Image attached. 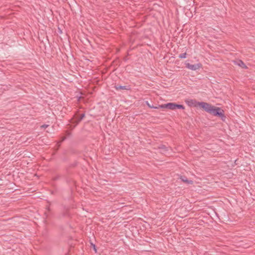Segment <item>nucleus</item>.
<instances>
[{
	"label": "nucleus",
	"mask_w": 255,
	"mask_h": 255,
	"mask_svg": "<svg viewBox=\"0 0 255 255\" xmlns=\"http://www.w3.org/2000/svg\"><path fill=\"white\" fill-rule=\"evenodd\" d=\"M197 105L211 115L219 116L221 118L224 117L223 111L219 107H214L205 102H198Z\"/></svg>",
	"instance_id": "nucleus-1"
},
{
	"label": "nucleus",
	"mask_w": 255,
	"mask_h": 255,
	"mask_svg": "<svg viewBox=\"0 0 255 255\" xmlns=\"http://www.w3.org/2000/svg\"><path fill=\"white\" fill-rule=\"evenodd\" d=\"M160 108H167L171 110H174L176 109H179L184 110L185 107L182 105L177 104L174 103H169L165 104H162L160 105Z\"/></svg>",
	"instance_id": "nucleus-2"
},
{
	"label": "nucleus",
	"mask_w": 255,
	"mask_h": 255,
	"mask_svg": "<svg viewBox=\"0 0 255 255\" xmlns=\"http://www.w3.org/2000/svg\"><path fill=\"white\" fill-rule=\"evenodd\" d=\"M186 67L191 70L195 71L200 69L202 67V65L200 63L196 64H191L189 63H186Z\"/></svg>",
	"instance_id": "nucleus-3"
},
{
	"label": "nucleus",
	"mask_w": 255,
	"mask_h": 255,
	"mask_svg": "<svg viewBox=\"0 0 255 255\" xmlns=\"http://www.w3.org/2000/svg\"><path fill=\"white\" fill-rule=\"evenodd\" d=\"M159 149L160 150V153L166 155H168L169 154H168V151H169V149H170V148L167 147L163 145H162L160 146H159Z\"/></svg>",
	"instance_id": "nucleus-4"
},
{
	"label": "nucleus",
	"mask_w": 255,
	"mask_h": 255,
	"mask_svg": "<svg viewBox=\"0 0 255 255\" xmlns=\"http://www.w3.org/2000/svg\"><path fill=\"white\" fill-rule=\"evenodd\" d=\"M234 63L236 65H237L239 66L242 67V68H244L245 69L248 68L247 66L245 65V64L243 62V61L241 60H238L235 61Z\"/></svg>",
	"instance_id": "nucleus-5"
},
{
	"label": "nucleus",
	"mask_w": 255,
	"mask_h": 255,
	"mask_svg": "<svg viewBox=\"0 0 255 255\" xmlns=\"http://www.w3.org/2000/svg\"><path fill=\"white\" fill-rule=\"evenodd\" d=\"M114 87H115V88L117 90H128L129 89L128 88V87L127 86H126L115 85Z\"/></svg>",
	"instance_id": "nucleus-6"
},
{
	"label": "nucleus",
	"mask_w": 255,
	"mask_h": 255,
	"mask_svg": "<svg viewBox=\"0 0 255 255\" xmlns=\"http://www.w3.org/2000/svg\"><path fill=\"white\" fill-rule=\"evenodd\" d=\"M180 179L182 180L183 182L188 184H192L193 183V181L187 179L185 177H181Z\"/></svg>",
	"instance_id": "nucleus-7"
},
{
	"label": "nucleus",
	"mask_w": 255,
	"mask_h": 255,
	"mask_svg": "<svg viewBox=\"0 0 255 255\" xmlns=\"http://www.w3.org/2000/svg\"><path fill=\"white\" fill-rule=\"evenodd\" d=\"M146 104L147 106L150 108L155 109L160 108V105H158V106L154 107V106L151 105V104H150L147 101L146 102Z\"/></svg>",
	"instance_id": "nucleus-8"
},
{
	"label": "nucleus",
	"mask_w": 255,
	"mask_h": 255,
	"mask_svg": "<svg viewBox=\"0 0 255 255\" xmlns=\"http://www.w3.org/2000/svg\"><path fill=\"white\" fill-rule=\"evenodd\" d=\"M187 54L186 52L182 53L179 55V58L181 59H184L186 58Z\"/></svg>",
	"instance_id": "nucleus-9"
},
{
	"label": "nucleus",
	"mask_w": 255,
	"mask_h": 255,
	"mask_svg": "<svg viewBox=\"0 0 255 255\" xmlns=\"http://www.w3.org/2000/svg\"><path fill=\"white\" fill-rule=\"evenodd\" d=\"M85 114H81L80 116L79 119L78 120V122H80L81 120H82L83 119V118L85 117Z\"/></svg>",
	"instance_id": "nucleus-10"
},
{
	"label": "nucleus",
	"mask_w": 255,
	"mask_h": 255,
	"mask_svg": "<svg viewBox=\"0 0 255 255\" xmlns=\"http://www.w3.org/2000/svg\"><path fill=\"white\" fill-rule=\"evenodd\" d=\"M48 126H49V125H43L41 126V128H47Z\"/></svg>",
	"instance_id": "nucleus-11"
},
{
	"label": "nucleus",
	"mask_w": 255,
	"mask_h": 255,
	"mask_svg": "<svg viewBox=\"0 0 255 255\" xmlns=\"http://www.w3.org/2000/svg\"><path fill=\"white\" fill-rule=\"evenodd\" d=\"M93 249H94V250H95V252H96V246H95V245H94Z\"/></svg>",
	"instance_id": "nucleus-12"
},
{
	"label": "nucleus",
	"mask_w": 255,
	"mask_h": 255,
	"mask_svg": "<svg viewBox=\"0 0 255 255\" xmlns=\"http://www.w3.org/2000/svg\"><path fill=\"white\" fill-rule=\"evenodd\" d=\"M92 247H94V244H92Z\"/></svg>",
	"instance_id": "nucleus-13"
}]
</instances>
